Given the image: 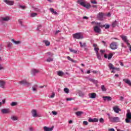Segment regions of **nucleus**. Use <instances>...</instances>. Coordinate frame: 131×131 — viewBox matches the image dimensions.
Here are the masks:
<instances>
[{
    "mask_svg": "<svg viewBox=\"0 0 131 131\" xmlns=\"http://www.w3.org/2000/svg\"><path fill=\"white\" fill-rule=\"evenodd\" d=\"M125 122H126V123H131V120L128 119H126Z\"/></svg>",
    "mask_w": 131,
    "mask_h": 131,
    "instance_id": "nucleus-44",
    "label": "nucleus"
},
{
    "mask_svg": "<svg viewBox=\"0 0 131 131\" xmlns=\"http://www.w3.org/2000/svg\"><path fill=\"white\" fill-rule=\"evenodd\" d=\"M3 69H4V67H3L2 65H0V70H2Z\"/></svg>",
    "mask_w": 131,
    "mask_h": 131,
    "instance_id": "nucleus-61",
    "label": "nucleus"
},
{
    "mask_svg": "<svg viewBox=\"0 0 131 131\" xmlns=\"http://www.w3.org/2000/svg\"><path fill=\"white\" fill-rule=\"evenodd\" d=\"M11 119L13 121L18 120V118L15 116L11 117Z\"/></svg>",
    "mask_w": 131,
    "mask_h": 131,
    "instance_id": "nucleus-39",
    "label": "nucleus"
},
{
    "mask_svg": "<svg viewBox=\"0 0 131 131\" xmlns=\"http://www.w3.org/2000/svg\"><path fill=\"white\" fill-rule=\"evenodd\" d=\"M57 75L62 77L64 75V72H62V71H57Z\"/></svg>",
    "mask_w": 131,
    "mask_h": 131,
    "instance_id": "nucleus-25",
    "label": "nucleus"
},
{
    "mask_svg": "<svg viewBox=\"0 0 131 131\" xmlns=\"http://www.w3.org/2000/svg\"><path fill=\"white\" fill-rule=\"evenodd\" d=\"M83 19H85L86 20H88V19H89V17L88 16H84L83 17Z\"/></svg>",
    "mask_w": 131,
    "mask_h": 131,
    "instance_id": "nucleus-60",
    "label": "nucleus"
},
{
    "mask_svg": "<svg viewBox=\"0 0 131 131\" xmlns=\"http://www.w3.org/2000/svg\"><path fill=\"white\" fill-rule=\"evenodd\" d=\"M10 16H6L5 17H2L1 18V20L2 21H4L5 22H7L8 21H9V20H10Z\"/></svg>",
    "mask_w": 131,
    "mask_h": 131,
    "instance_id": "nucleus-18",
    "label": "nucleus"
},
{
    "mask_svg": "<svg viewBox=\"0 0 131 131\" xmlns=\"http://www.w3.org/2000/svg\"><path fill=\"white\" fill-rule=\"evenodd\" d=\"M116 25H117V21L115 20V21H114L112 23V27H115L116 26Z\"/></svg>",
    "mask_w": 131,
    "mask_h": 131,
    "instance_id": "nucleus-33",
    "label": "nucleus"
},
{
    "mask_svg": "<svg viewBox=\"0 0 131 131\" xmlns=\"http://www.w3.org/2000/svg\"><path fill=\"white\" fill-rule=\"evenodd\" d=\"M102 42L103 43L104 46V47H107V45H106V42L104 41H102Z\"/></svg>",
    "mask_w": 131,
    "mask_h": 131,
    "instance_id": "nucleus-54",
    "label": "nucleus"
},
{
    "mask_svg": "<svg viewBox=\"0 0 131 131\" xmlns=\"http://www.w3.org/2000/svg\"><path fill=\"white\" fill-rule=\"evenodd\" d=\"M0 88L6 89V82H0Z\"/></svg>",
    "mask_w": 131,
    "mask_h": 131,
    "instance_id": "nucleus-23",
    "label": "nucleus"
},
{
    "mask_svg": "<svg viewBox=\"0 0 131 131\" xmlns=\"http://www.w3.org/2000/svg\"><path fill=\"white\" fill-rule=\"evenodd\" d=\"M4 2L8 5V6H13L14 5V1L4 0Z\"/></svg>",
    "mask_w": 131,
    "mask_h": 131,
    "instance_id": "nucleus-10",
    "label": "nucleus"
},
{
    "mask_svg": "<svg viewBox=\"0 0 131 131\" xmlns=\"http://www.w3.org/2000/svg\"><path fill=\"white\" fill-rule=\"evenodd\" d=\"M37 16V13H33L31 14V17H36Z\"/></svg>",
    "mask_w": 131,
    "mask_h": 131,
    "instance_id": "nucleus-42",
    "label": "nucleus"
},
{
    "mask_svg": "<svg viewBox=\"0 0 131 131\" xmlns=\"http://www.w3.org/2000/svg\"><path fill=\"white\" fill-rule=\"evenodd\" d=\"M106 115L108 116V118L109 119V121H110V118H112V116H111L109 113L106 114Z\"/></svg>",
    "mask_w": 131,
    "mask_h": 131,
    "instance_id": "nucleus-47",
    "label": "nucleus"
},
{
    "mask_svg": "<svg viewBox=\"0 0 131 131\" xmlns=\"http://www.w3.org/2000/svg\"><path fill=\"white\" fill-rule=\"evenodd\" d=\"M89 96L91 99H96L97 94L95 93H90L89 94Z\"/></svg>",
    "mask_w": 131,
    "mask_h": 131,
    "instance_id": "nucleus-12",
    "label": "nucleus"
},
{
    "mask_svg": "<svg viewBox=\"0 0 131 131\" xmlns=\"http://www.w3.org/2000/svg\"><path fill=\"white\" fill-rule=\"evenodd\" d=\"M20 82H27V81L26 80H24L23 81H20Z\"/></svg>",
    "mask_w": 131,
    "mask_h": 131,
    "instance_id": "nucleus-63",
    "label": "nucleus"
},
{
    "mask_svg": "<svg viewBox=\"0 0 131 131\" xmlns=\"http://www.w3.org/2000/svg\"><path fill=\"white\" fill-rule=\"evenodd\" d=\"M17 102H12L11 103V106H16L17 105Z\"/></svg>",
    "mask_w": 131,
    "mask_h": 131,
    "instance_id": "nucleus-45",
    "label": "nucleus"
},
{
    "mask_svg": "<svg viewBox=\"0 0 131 131\" xmlns=\"http://www.w3.org/2000/svg\"><path fill=\"white\" fill-rule=\"evenodd\" d=\"M120 37H121L122 40H123V41L126 43L128 47H130V43L128 42V40L127 39V37H126V36L122 35L120 36Z\"/></svg>",
    "mask_w": 131,
    "mask_h": 131,
    "instance_id": "nucleus-5",
    "label": "nucleus"
},
{
    "mask_svg": "<svg viewBox=\"0 0 131 131\" xmlns=\"http://www.w3.org/2000/svg\"><path fill=\"white\" fill-rule=\"evenodd\" d=\"M123 80L124 82H130V81L128 79H124Z\"/></svg>",
    "mask_w": 131,
    "mask_h": 131,
    "instance_id": "nucleus-46",
    "label": "nucleus"
},
{
    "mask_svg": "<svg viewBox=\"0 0 131 131\" xmlns=\"http://www.w3.org/2000/svg\"><path fill=\"white\" fill-rule=\"evenodd\" d=\"M126 118H130L131 119V113L129 112V110H128L127 111V113L126 114Z\"/></svg>",
    "mask_w": 131,
    "mask_h": 131,
    "instance_id": "nucleus-22",
    "label": "nucleus"
},
{
    "mask_svg": "<svg viewBox=\"0 0 131 131\" xmlns=\"http://www.w3.org/2000/svg\"><path fill=\"white\" fill-rule=\"evenodd\" d=\"M77 3L86 9H90V8H91V4L90 3L85 4L84 2H80V1H78Z\"/></svg>",
    "mask_w": 131,
    "mask_h": 131,
    "instance_id": "nucleus-4",
    "label": "nucleus"
},
{
    "mask_svg": "<svg viewBox=\"0 0 131 131\" xmlns=\"http://www.w3.org/2000/svg\"><path fill=\"white\" fill-rule=\"evenodd\" d=\"M1 112L3 114H9L11 113V110L9 108H3L1 110Z\"/></svg>",
    "mask_w": 131,
    "mask_h": 131,
    "instance_id": "nucleus-6",
    "label": "nucleus"
},
{
    "mask_svg": "<svg viewBox=\"0 0 131 131\" xmlns=\"http://www.w3.org/2000/svg\"><path fill=\"white\" fill-rule=\"evenodd\" d=\"M78 94H79V97H83L84 96V94L83 93V92H81V91H79V93H78Z\"/></svg>",
    "mask_w": 131,
    "mask_h": 131,
    "instance_id": "nucleus-36",
    "label": "nucleus"
},
{
    "mask_svg": "<svg viewBox=\"0 0 131 131\" xmlns=\"http://www.w3.org/2000/svg\"><path fill=\"white\" fill-rule=\"evenodd\" d=\"M113 108L115 113H119V112L121 111V110L117 106H114Z\"/></svg>",
    "mask_w": 131,
    "mask_h": 131,
    "instance_id": "nucleus-11",
    "label": "nucleus"
},
{
    "mask_svg": "<svg viewBox=\"0 0 131 131\" xmlns=\"http://www.w3.org/2000/svg\"><path fill=\"white\" fill-rule=\"evenodd\" d=\"M94 30L96 33H101V29L98 26L94 27Z\"/></svg>",
    "mask_w": 131,
    "mask_h": 131,
    "instance_id": "nucleus-13",
    "label": "nucleus"
},
{
    "mask_svg": "<svg viewBox=\"0 0 131 131\" xmlns=\"http://www.w3.org/2000/svg\"><path fill=\"white\" fill-rule=\"evenodd\" d=\"M77 116H81V114H83V112L81 111H78L75 113Z\"/></svg>",
    "mask_w": 131,
    "mask_h": 131,
    "instance_id": "nucleus-27",
    "label": "nucleus"
},
{
    "mask_svg": "<svg viewBox=\"0 0 131 131\" xmlns=\"http://www.w3.org/2000/svg\"><path fill=\"white\" fill-rule=\"evenodd\" d=\"M72 100H74V98H67V101H72Z\"/></svg>",
    "mask_w": 131,
    "mask_h": 131,
    "instance_id": "nucleus-50",
    "label": "nucleus"
},
{
    "mask_svg": "<svg viewBox=\"0 0 131 131\" xmlns=\"http://www.w3.org/2000/svg\"><path fill=\"white\" fill-rule=\"evenodd\" d=\"M18 23H19V24H20V25L22 26V21H21L20 19L18 20Z\"/></svg>",
    "mask_w": 131,
    "mask_h": 131,
    "instance_id": "nucleus-62",
    "label": "nucleus"
},
{
    "mask_svg": "<svg viewBox=\"0 0 131 131\" xmlns=\"http://www.w3.org/2000/svg\"><path fill=\"white\" fill-rule=\"evenodd\" d=\"M112 57H113V54L110 53L108 56H107V54H104V58L105 59H108V60H110L111 59H112Z\"/></svg>",
    "mask_w": 131,
    "mask_h": 131,
    "instance_id": "nucleus-14",
    "label": "nucleus"
},
{
    "mask_svg": "<svg viewBox=\"0 0 131 131\" xmlns=\"http://www.w3.org/2000/svg\"><path fill=\"white\" fill-rule=\"evenodd\" d=\"M18 8H19V9H22V10H25V9L26 8V6L19 5L18 6Z\"/></svg>",
    "mask_w": 131,
    "mask_h": 131,
    "instance_id": "nucleus-32",
    "label": "nucleus"
},
{
    "mask_svg": "<svg viewBox=\"0 0 131 131\" xmlns=\"http://www.w3.org/2000/svg\"><path fill=\"white\" fill-rule=\"evenodd\" d=\"M110 48L112 50H116L118 48L117 42L113 41L110 44Z\"/></svg>",
    "mask_w": 131,
    "mask_h": 131,
    "instance_id": "nucleus-2",
    "label": "nucleus"
},
{
    "mask_svg": "<svg viewBox=\"0 0 131 131\" xmlns=\"http://www.w3.org/2000/svg\"><path fill=\"white\" fill-rule=\"evenodd\" d=\"M108 66L110 70H114L115 69V67H114V66L112 63H109Z\"/></svg>",
    "mask_w": 131,
    "mask_h": 131,
    "instance_id": "nucleus-24",
    "label": "nucleus"
},
{
    "mask_svg": "<svg viewBox=\"0 0 131 131\" xmlns=\"http://www.w3.org/2000/svg\"><path fill=\"white\" fill-rule=\"evenodd\" d=\"M103 99L104 101H112V98L110 96H103Z\"/></svg>",
    "mask_w": 131,
    "mask_h": 131,
    "instance_id": "nucleus-16",
    "label": "nucleus"
},
{
    "mask_svg": "<svg viewBox=\"0 0 131 131\" xmlns=\"http://www.w3.org/2000/svg\"><path fill=\"white\" fill-rule=\"evenodd\" d=\"M67 59H68V60H69V61H71V62H72L73 63H76V60H74L72 59V58H71V57H70V56H68V57H67Z\"/></svg>",
    "mask_w": 131,
    "mask_h": 131,
    "instance_id": "nucleus-30",
    "label": "nucleus"
},
{
    "mask_svg": "<svg viewBox=\"0 0 131 131\" xmlns=\"http://www.w3.org/2000/svg\"><path fill=\"white\" fill-rule=\"evenodd\" d=\"M19 85H24L25 86H27L28 88L31 85V83L29 82H19Z\"/></svg>",
    "mask_w": 131,
    "mask_h": 131,
    "instance_id": "nucleus-9",
    "label": "nucleus"
},
{
    "mask_svg": "<svg viewBox=\"0 0 131 131\" xmlns=\"http://www.w3.org/2000/svg\"><path fill=\"white\" fill-rule=\"evenodd\" d=\"M97 17L99 20L102 21V20H103V17H104V13L102 12H99V14H97Z\"/></svg>",
    "mask_w": 131,
    "mask_h": 131,
    "instance_id": "nucleus-8",
    "label": "nucleus"
},
{
    "mask_svg": "<svg viewBox=\"0 0 131 131\" xmlns=\"http://www.w3.org/2000/svg\"><path fill=\"white\" fill-rule=\"evenodd\" d=\"M39 28H41V25H40L38 26L37 29H38Z\"/></svg>",
    "mask_w": 131,
    "mask_h": 131,
    "instance_id": "nucleus-64",
    "label": "nucleus"
},
{
    "mask_svg": "<svg viewBox=\"0 0 131 131\" xmlns=\"http://www.w3.org/2000/svg\"><path fill=\"white\" fill-rule=\"evenodd\" d=\"M100 27H105V29H108V28H110V25H103L102 26H100Z\"/></svg>",
    "mask_w": 131,
    "mask_h": 131,
    "instance_id": "nucleus-28",
    "label": "nucleus"
},
{
    "mask_svg": "<svg viewBox=\"0 0 131 131\" xmlns=\"http://www.w3.org/2000/svg\"><path fill=\"white\" fill-rule=\"evenodd\" d=\"M59 32H61V31L60 30H57L55 32V34L57 35V34H58Z\"/></svg>",
    "mask_w": 131,
    "mask_h": 131,
    "instance_id": "nucleus-52",
    "label": "nucleus"
},
{
    "mask_svg": "<svg viewBox=\"0 0 131 131\" xmlns=\"http://www.w3.org/2000/svg\"><path fill=\"white\" fill-rule=\"evenodd\" d=\"M43 42H44V43H45V45L47 47H49V46H50V42L47 40H44L43 41Z\"/></svg>",
    "mask_w": 131,
    "mask_h": 131,
    "instance_id": "nucleus-29",
    "label": "nucleus"
},
{
    "mask_svg": "<svg viewBox=\"0 0 131 131\" xmlns=\"http://www.w3.org/2000/svg\"><path fill=\"white\" fill-rule=\"evenodd\" d=\"M110 122L113 123L119 122V121H120V118L118 117H112L110 118Z\"/></svg>",
    "mask_w": 131,
    "mask_h": 131,
    "instance_id": "nucleus-3",
    "label": "nucleus"
},
{
    "mask_svg": "<svg viewBox=\"0 0 131 131\" xmlns=\"http://www.w3.org/2000/svg\"><path fill=\"white\" fill-rule=\"evenodd\" d=\"M43 129L45 131H50V127H47V126H44L43 127Z\"/></svg>",
    "mask_w": 131,
    "mask_h": 131,
    "instance_id": "nucleus-41",
    "label": "nucleus"
},
{
    "mask_svg": "<svg viewBox=\"0 0 131 131\" xmlns=\"http://www.w3.org/2000/svg\"><path fill=\"white\" fill-rule=\"evenodd\" d=\"M88 121L89 122H98L99 121V119L98 118H93L92 119L91 118H90L88 120Z\"/></svg>",
    "mask_w": 131,
    "mask_h": 131,
    "instance_id": "nucleus-15",
    "label": "nucleus"
},
{
    "mask_svg": "<svg viewBox=\"0 0 131 131\" xmlns=\"http://www.w3.org/2000/svg\"><path fill=\"white\" fill-rule=\"evenodd\" d=\"M89 81L91 82H97V80H95L94 79L91 78H88Z\"/></svg>",
    "mask_w": 131,
    "mask_h": 131,
    "instance_id": "nucleus-34",
    "label": "nucleus"
},
{
    "mask_svg": "<svg viewBox=\"0 0 131 131\" xmlns=\"http://www.w3.org/2000/svg\"><path fill=\"white\" fill-rule=\"evenodd\" d=\"M63 91L64 93H66V94H69V89H68V88H64Z\"/></svg>",
    "mask_w": 131,
    "mask_h": 131,
    "instance_id": "nucleus-37",
    "label": "nucleus"
},
{
    "mask_svg": "<svg viewBox=\"0 0 131 131\" xmlns=\"http://www.w3.org/2000/svg\"><path fill=\"white\" fill-rule=\"evenodd\" d=\"M69 50L70 51V52H71V53H73L74 54H76V53H77V51L72 49H69Z\"/></svg>",
    "mask_w": 131,
    "mask_h": 131,
    "instance_id": "nucleus-38",
    "label": "nucleus"
},
{
    "mask_svg": "<svg viewBox=\"0 0 131 131\" xmlns=\"http://www.w3.org/2000/svg\"><path fill=\"white\" fill-rule=\"evenodd\" d=\"M55 93L53 92L52 93V95L50 96V98H54L55 97Z\"/></svg>",
    "mask_w": 131,
    "mask_h": 131,
    "instance_id": "nucleus-48",
    "label": "nucleus"
},
{
    "mask_svg": "<svg viewBox=\"0 0 131 131\" xmlns=\"http://www.w3.org/2000/svg\"><path fill=\"white\" fill-rule=\"evenodd\" d=\"M73 37H74V38H76V39H82V38H83V36H82L81 33H77L74 34L73 35Z\"/></svg>",
    "mask_w": 131,
    "mask_h": 131,
    "instance_id": "nucleus-1",
    "label": "nucleus"
},
{
    "mask_svg": "<svg viewBox=\"0 0 131 131\" xmlns=\"http://www.w3.org/2000/svg\"><path fill=\"white\" fill-rule=\"evenodd\" d=\"M2 104H6V99H4L2 100Z\"/></svg>",
    "mask_w": 131,
    "mask_h": 131,
    "instance_id": "nucleus-53",
    "label": "nucleus"
},
{
    "mask_svg": "<svg viewBox=\"0 0 131 131\" xmlns=\"http://www.w3.org/2000/svg\"><path fill=\"white\" fill-rule=\"evenodd\" d=\"M36 73H38V70H35L34 69H32L31 74H33V75H34V74H36Z\"/></svg>",
    "mask_w": 131,
    "mask_h": 131,
    "instance_id": "nucleus-21",
    "label": "nucleus"
},
{
    "mask_svg": "<svg viewBox=\"0 0 131 131\" xmlns=\"http://www.w3.org/2000/svg\"><path fill=\"white\" fill-rule=\"evenodd\" d=\"M11 41H12V42H13L14 43H15V45H19L21 43V41H16L14 39H12L11 40Z\"/></svg>",
    "mask_w": 131,
    "mask_h": 131,
    "instance_id": "nucleus-26",
    "label": "nucleus"
},
{
    "mask_svg": "<svg viewBox=\"0 0 131 131\" xmlns=\"http://www.w3.org/2000/svg\"><path fill=\"white\" fill-rule=\"evenodd\" d=\"M52 114H53V115H57V112H56V111H52Z\"/></svg>",
    "mask_w": 131,
    "mask_h": 131,
    "instance_id": "nucleus-51",
    "label": "nucleus"
},
{
    "mask_svg": "<svg viewBox=\"0 0 131 131\" xmlns=\"http://www.w3.org/2000/svg\"><path fill=\"white\" fill-rule=\"evenodd\" d=\"M105 120L103 119V118H100L99 119V122H100V123H104Z\"/></svg>",
    "mask_w": 131,
    "mask_h": 131,
    "instance_id": "nucleus-43",
    "label": "nucleus"
},
{
    "mask_svg": "<svg viewBox=\"0 0 131 131\" xmlns=\"http://www.w3.org/2000/svg\"><path fill=\"white\" fill-rule=\"evenodd\" d=\"M105 53V50H100V59L101 60H102V57H103V56H104V54Z\"/></svg>",
    "mask_w": 131,
    "mask_h": 131,
    "instance_id": "nucleus-20",
    "label": "nucleus"
},
{
    "mask_svg": "<svg viewBox=\"0 0 131 131\" xmlns=\"http://www.w3.org/2000/svg\"><path fill=\"white\" fill-rule=\"evenodd\" d=\"M92 4H94L95 5H97V2L96 1H91Z\"/></svg>",
    "mask_w": 131,
    "mask_h": 131,
    "instance_id": "nucleus-57",
    "label": "nucleus"
},
{
    "mask_svg": "<svg viewBox=\"0 0 131 131\" xmlns=\"http://www.w3.org/2000/svg\"><path fill=\"white\" fill-rule=\"evenodd\" d=\"M33 92H36L37 89V85H34L33 87Z\"/></svg>",
    "mask_w": 131,
    "mask_h": 131,
    "instance_id": "nucleus-35",
    "label": "nucleus"
},
{
    "mask_svg": "<svg viewBox=\"0 0 131 131\" xmlns=\"http://www.w3.org/2000/svg\"><path fill=\"white\" fill-rule=\"evenodd\" d=\"M54 126H52L50 128V131H52L53 130V129H54Z\"/></svg>",
    "mask_w": 131,
    "mask_h": 131,
    "instance_id": "nucleus-56",
    "label": "nucleus"
},
{
    "mask_svg": "<svg viewBox=\"0 0 131 131\" xmlns=\"http://www.w3.org/2000/svg\"><path fill=\"white\" fill-rule=\"evenodd\" d=\"M94 51H95V53L98 60H101V56H100V53H99V48H95Z\"/></svg>",
    "mask_w": 131,
    "mask_h": 131,
    "instance_id": "nucleus-7",
    "label": "nucleus"
},
{
    "mask_svg": "<svg viewBox=\"0 0 131 131\" xmlns=\"http://www.w3.org/2000/svg\"><path fill=\"white\" fill-rule=\"evenodd\" d=\"M79 43H80V46L81 48H83V47L84 48H85V47H86V43L85 42H84L82 44V43L81 42H79Z\"/></svg>",
    "mask_w": 131,
    "mask_h": 131,
    "instance_id": "nucleus-31",
    "label": "nucleus"
},
{
    "mask_svg": "<svg viewBox=\"0 0 131 131\" xmlns=\"http://www.w3.org/2000/svg\"><path fill=\"white\" fill-rule=\"evenodd\" d=\"M50 10L53 15H58V12L56 11L55 9H53L52 8H51L50 9Z\"/></svg>",
    "mask_w": 131,
    "mask_h": 131,
    "instance_id": "nucleus-19",
    "label": "nucleus"
},
{
    "mask_svg": "<svg viewBox=\"0 0 131 131\" xmlns=\"http://www.w3.org/2000/svg\"><path fill=\"white\" fill-rule=\"evenodd\" d=\"M108 131H115V129H114V128H112L108 129Z\"/></svg>",
    "mask_w": 131,
    "mask_h": 131,
    "instance_id": "nucleus-55",
    "label": "nucleus"
},
{
    "mask_svg": "<svg viewBox=\"0 0 131 131\" xmlns=\"http://www.w3.org/2000/svg\"><path fill=\"white\" fill-rule=\"evenodd\" d=\"M83 124H84V125H88V124H89V122L86 121H84L83 122Z\"/></svg>",
    "mask_w": 131,
    "mask_h": 131,
    "instance_id": "nucleus-49",
    "label": "nucleus"
},
{
    "mask_svg": "<svg viewBox=\"0 0 131 131\" xmlns=\"http://www.w3.org/2000/svg\"><path fill=\"white\" fill-rule=\"evenodd\" d=\"M126 84H128L129 86H131V82H126Z\"/></svg>",
    "mask_w": 131,
    "mask_h": 131,
    "instance_id": "nucleus-59",
    "label": "nucleus"
},
{
    "mask_svg": "<svg viewBox=\"0 0 131 131\" xmlns=\"http://www.w3.org/2000/svg\"><path fill=\"white\" fill-rule=\"evenodd\" d=\"M29 130H30V131H34V130H33V128H32V127H30L29 128Z\"/></svg>",
    "mask_w": 131,
    "mask_h": 131,
    "instance_id": "nucleus-58",
    "label": "nucleus"
},
{
    "mask_svg": "<svg viewBox=\"0 0 131 131\" xmlns=\"http://www.w3.org/2000/svg\"><path fill=\"white\" fill-rule=\"evenodd\" d=\"M32 114L33 117H37L38 116L37 113L36 112V110H33L32 111Z\"/></svg>",
    "mask_w": 131,
    "mask_h": 131,
    "instance_id": "nucleus-17",
    "label": "nucleus"
},
{
    "mask_svg": "<svg viewBox=\"0 0 131 131\" xmlns=\"http://www.w3.org/2000/svg\"><path fill=\"white\" fill-rule=\"evenodd\" d=\"M101 90L102 92H106V88H105V85H101Z\"/></svg>",
    "mask_w": 131,
    "mask_h": 131,
    "instance_id": "nucleus-40",
    "label": "nucleus"
}]
</instances>
